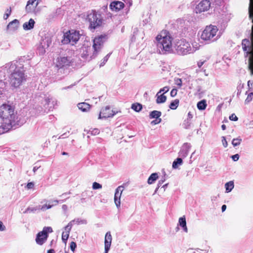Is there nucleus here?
Segmentation results:
<instances>
[{
  "instance_id": "obj_11",
  "label": "nucleus",
  "mask_w": 253,
  "mask_h": 253,
  "mask_svg": "<svg viewBox=\"0 0 253 253\" xmlns=\"http://www.w3.org/2000/svg\"><path fill=\"white\" fill-rule=\"evenodd\" d=\"M72 62V59L71 57L60 55L56 59V65L58 68H62L70 66Z\"/></svg>"
},
{
  "instance_id": "obj_2",
  "label": "nucleus",
  "mask_w": 253,
  "mask_h": 253,
  "mask_svg": "<svg viewBox=\"0 0 253 253\" xmlns=\"http://www.w3.org/2000/svg\"><path fill=\"white\" fill-rule=\"evenodd\" d=\"M0 118L2 122L0 126V134L10 130L15 125L17 118L14 106L4 103L0 106Z\"/></svg>"
},
{
  "instance_id": "obj_5",
  "label": "nucleus",
  "mask_w": 253,
  "mask_h": 253,
  "mask_svg": "<svg viewBox=\"0 0 253 253\" xmlns=\"http://www.w3.org/2000/svg\"><path fill=\"white\" fill-rule=\"evenodd\" d=\"M218 30L217 27L215 26L211 25L207 26L203 31L201 38L208 43L213 42L218 39V36H216Z\"/></svg>"
},
{
  "instance_id": "obj_52",
  "label": "nucleus",
  "mask_w": 253,
  "mask_h": 253,
  "mask_svg": "<svg viewBox=\"0 0 253 253\" xmlns=\"http://www.w3.org/2000/svg\"><path fill=\"white\" fill-rule=\"evenodd\" d=\"M53 205H43V206H42V207L41 208V210H42V211H44L45 210V208L46 207L47 209H50L52 207Z\"/></svg>"
},
{
  "instance_id": "obj_51",
  "label": "nucleus",
  "mask_w": 253,
  "mask_h": 253,
  "mask_svg": "<svg viewBox=\"0 0 253 253\" xmlns=\"http://www.w3.org/2000/svg\"><path fill=\"white\" fill-rule=\"evenodd\" d=\"M6 228L5 226L3 225L2 221H0V231H3L5 230Z\"/></svg>"
},
{
  "instance_id": "obj_49",
  "label": "nucleus",
  "mask_w": 253,
  "mask_h": 253,
  "mask_svg": "<svg viewBox=\"0 0 253 253\" xmlns=\"http://www.w3.org/2000/svg\"><path fill=\"white\" fill-rule=\"evenodd\" d=\"M231 158L234 161H237L239 159V154H236L235 155H232Z\"/></svg>"
},
{
  "instance_id": "obj_44",
  "label": "nucleus",
  "mask_w": 253,
  "mask_h": 253,
  "mask_svg": "<svg viewBox=\"0 0 253 253\" xmlns=\"http://www.w3.org/2000/svg\"><path fill=\"white\" fill-rule=\"evenodd\" d=\"M76 247H77V245H76V243L75 242H72L70 243V249H71L72 251L74 252Z\"/></svg>"
},
{
  "instance_id": "obj_13",
  "label": "nucleus",
  "mask_w": 253,
  "mask_h": 253,
  "mask_svg": "<svg viewBox=\"0 0 253 253\" xmlns=\"http://www.w3.org/2000/svg\"><path fill=\"white\" fill-rule=\"evenodd\" d=\"M211 4L210 0H202L195 7L196 13H200L208 11L211 7Z\"/></svg>"
},
{
  "instance_id": "obj_54",
  "label": "nucleus",
  "mask_w": 253,
  "mask_h": 253,
  "mask_svg": "<svg viewBox=\"0 0 253 253\" xmlns=\"http://www.w3.org/2000/svg\"><path fill=\"white\" fill-rule=\"evenodd\" d=\"M192 118H193V115L192 114V113L190 112H189L188 113L187 118L186 119H189L190 120L192 121Z\"/></svg>"
},
{
  "instance_id": "obj_7",
  "label": "nucleus",
  "mask_w": 253,
  "mask_h": 253,
  "mask_svg": "<svg viewBox=\"0 0 253 253\" xmlns=\"http://www.w3.org/2000/svg\"><path fill=\"white\" fill-rule=\"evenodd\" d=\"M87 19L89 22V27L91 29H95L101 26L102 24V17L101 15L95 10H92V11L87 15Z\"/></svg>"
},
{
  "instance_id": "obj_39",
  "label": "nucleus",
  "mask_w": 253,
  "mask_h": 253,
  "mask_svg": "<svg viewBox=\"0 0 253 253\" xmlns=\"http://www.w3.org/2000/svg\"><path fill=\"white\" fill-rule=\"evenodd\" d=\"M174 83L175 84H176L179 88L181 87L182 85V80L180 78H175Z\"/></svg>"
},
{
  "instance_id": "obj_42",
  "label": "nucleus",
  "mask_w": 253,
  "mask_h": 253,
  "mask_svg": "<svg viewBox=\"0 0 253 253\" xmlns=\"http://www.w3.org/2000/svg\"><path fill=\"white\" fill-rule=\"evenodd\" d=\"M169 86H165L163 88L160 89V90L158 92V94H159L163 92V94H164V93L168 92L169 91Z\"/></svg>"
},
{
  "instance_id": "obj_41",
  "label": "nucleus",
  "mask_w": 253,
  "mask_h": 253,
  "mask_svg": "<svg viewBox=\"0 0 253 253\" xmlns=\"http://www.w3.org/2000/svg\"><path fill=\"white\" fill-rule=\"evenodd\" d=\"M72 226H73V224H72V222H70L68 224V225L64 227L65 231L70 233Z\"/></svg>"
},
{
  "instance_id": "obj_64",
  "label": "nucleus",
  "mask_w": 253,
  "mask_h": 253,
  "mask_svg": "<svg viewBox=\"0 0 253 253\" xmlns=\"http://www.w3.org/2000/svg\"><path fill=\"white\" fill-rule=\"evenodd\" d=\"M221 128H222V130H225L226 128V126L225 125H222L221 126Z\"/></svg>"
},
{
  "instance_id": "obj_26",
  "label": "nucleus",
  "mask_w": 253,
  "mask_h": 253,
  "mask_svg": "<svg viewBox=\"0 0 253 253\" xmlns=\"http://www.w3.org/2000/svg\"><path fill=\"white\" fill-rule=\"evenodd\" d=\"M157 99L156 102L158 104L163 103L166 102L167 100V97L164 94L159 95L158 93L156 94Z\"/></svg>"
},
{
  "instance_id": "obj_29",
  "label": "nucleus",
  "mask_w": 253,
  "mask_h": 253,
  "mask_svg": "<svg viewBox=\"0 0 253 253\" xmlns=\"http://www.w3.org/2000/svg\"><path fill=\"white\" fill-rule=\"evenodd\" d=\"M182 159L181 158H177L172 163L173 169H176L178 168V165H181L182 164Z\"/></svg>"
},
{
  "instance_id": "obj_14",
  "label": "nucleus",
  "mask_w": 253,
  "mask_h": 253,
  "mask_svg": "<svg viewBox=\"0 0 253 253\" xmlns=\"http://www.w3.org/2000/svg\"><path fill=\"white\" fill-rule=\"evenodd\" d=\"M123 190L124 186L122 185L118 186L115 190L114 202L118 209L121 207V197L122 196Z\"/></svg>"
},
{
  "instance_id": "obj_50",
  "label": "nucleus",
  "mask_w": 253,
  "mask_h": 253,
  "mask_svg": "<svg viewBox=\"0 0 253 253\" xmlns=\"http://www.w3.org/2000/svg\"><path fill=\"white\" fill-rule=\"evenodd\" d=\"M34 186V182H31L28 183L27 184V188L28 189H32Z\"/></svg>"
},
{
  "instance_id": "obj_18",
  "label": "nucleus",
  "mask_w": 253,
  "mask_h": 253,
  "mask_svg": "<svg viewBox=\"0 0 253 253\" xmlns=\"http://www.w3.org/2000/svg\"><path fill=\"white\" fill-rule=\"evenodd\" d=\"M39 3V0H29L26 6L27 12H33Z\"/></svg>"
},
{
  "instance_id": "obj_9",
  "label": "nucleus",
  "mask_w": 253,
  "mask_h": 253,
  "mask_svg": "<svg viewBox=\"0 0 253 253\" xmlns=\"http://www.w3.org/2000/svg\"><path fill=\"white\" fill-rule=\"evenodd\" d=\"M52 231V229L51 227H44L42 230L39 232L37 235L36 243L40 245H42L47 240L48 233H51Z\"/></svg>"
},
{
  "instance_id": "obj_33",
  "label": "nucleus",
  "mask_w": 253,
  "mask_h": 253,
  "mask_svg": "<svg viewBox=\"0 0 253 253\" xmlns=\"http://www.w3.org/2000/svg\"><path fill=\"white\" fill-rule=\"evenodd\" d=\"M70 222H72V224H73V223H75L76 224H86L87 222H86V220H85V219H82L81 218H76L72 221H71Z\"/></svg>"
},
{
  "instance_id": "obj_8",
  "label": "nucleus",
  "mask_w": 253,
  "mask_h": 253,
  "mask_svg": "<svg viewBox=\"0 0 253 253\" xmlns=\"http://www.w3.org/2000/svg\"><path fill=\"white\" fill-rule=\"evenodd\" d=\"M81 57L84 59L89 61L95 58L97 53L94 52L90 43H86L83 44L81 48Z\"/></svg>"
},
{
  "instance_id": "obj_25",
  "label": "nucleus",
  "mask_w": 253,
  "mask_h": 253,
  "mask_svg": "<svg viewBox=\"0 0 253 253\" xmlns=\"http://www.w3.org/2000/svg\"><path fill=\"white\" fill-rule=\"evenodd\" d=\"M158 177L157 173H153L150 175L148 179V183L149 184H153L158 178Z\"/></svg>"
},
{
  "instance_id": "obj_34",
  "label": "nucleus",
  "mask_w": 253,
  "mask_h": 253,
  "mask_svg": "<svg viewBox=\"0 0 253 253\" xmlns=\"http://www.w3.org/2000/svg\"><path fill=\"white\" fill-rule=\"evenodd\" d=\"M242 140L240 137L234 138L232 141V144L234 147L238 146L240 145Z\"/></svg>"
},
{
  "instance_id": "obj_6",
  "label": "nucleus",
  "mask_w": 253,
  "mask_h": 253,
  "mask_svg": "<svg viewBox=\"0 0 253 253\" xmlns=\"http://www.w3.org/2000/svg\"><path fill=\"white\" fill-rule=\"evenodd\" d=\"M81 36L79 31L74 30H70L64 33L61 42L63 44L70 43L74 45L79 41Z\"/></svg>"
},
{
  "instance_id": "obj_20",
  "label": "nucleus",
  "mask_w": 253,
  "mask_h": 253,
  "mask_svg": "<svg viewBox=\"0 0 253 253\" xmlns=\"http://www.w3.org/2000/svg\"><path fill=\"white\" fill-rule=\"evenodd\" d=\"M35 21L31 18L28 22L24 23L23 25V28L25 30H30L34 28L35 25Z\"/></svg>"
},
{
  "instance_id": "obj_63",
  "label": "nucleus",
  "mask_w": 253,
  "mask_h": 253,
  "mask_svg": "<svg viewBox=\"0 0 253 253\" xmlns=\"http://www.w3.org/2000/svg\"><path fill=\"white\" fill-rule=\"evenodd\" d=\"M94 132V134H98L99 133V130L98 129H95L94 130H93Z\"/></svg>"
},
{
  "instance_id": "obj_59",
  "label": "nucleus",
  "mask_w": 253,
  "mask_h": 253,
  "mask_svg": "<svg viewBox=\"0 0 253 253\" xmlns=\"http://www.w3.org/2000/svg\"><path fill=\"white\" fill-rule=\"evenodd\" d=\"M72 86H73V85H69V86H68L65 87H63V88H62V90H64V89H69V88H71Z\"/></svg>"
},
{
  "instance_id": "obj_1",
  "label": "nucleus",
  "mask_w": 253,
  "mask_h": 253,
  "mask_svg": "<svg viewBox=\"0 0 253 253\" xmlns=\"http://www.w3.org/2000/svg\"><path fill=\"white\" fill-rule=\"evenodd\" d=\"M4 69L10 74L9 81L11 86L17 88L26 81L24 66L20 61L9 62L5 64Z\"/></svg>"
},
{
  "instance_id": "obj_53",
  "label": "nucleus",
  "mask_w": 253,
  "mask_h": 253,
  "mask_svg": "<svg viewBox=\"0 0 253 253\" xmlns=\"http://www.w3.org/2000/svg\"><path fill=\"white\" fill-rule=\"evenodd\" d=\"M165 179L163 180H161L159 181V183L158 184V187L156 189L155 192L156 193V191L158 190L160 186L161 185V184L165 181Z\"/></svg>"
},
{
  "instance_id": "obj_58",
  "label": "nucleus",
  "mask_w": 253,
  "mask_h": 253,
  "mask_svg": "<svg viewBox=\"0 0 253 253\" xmlns=\"http://www.w3.org/2000/svg\"><path fill=\"white\" fill-rule=\"evenodd\" d=\"M39 168H40V167H37V166L34 167L33 168V169L34 172H36V171L39 169Z\"/></svg>"
},
{
  "instance_id": "obj_47",
  "label": "nucleus",
  "mask_w": 253,
  "mask_h": 253,
  "mask_svg": "<svg viewBox=\"0 0 253 253\" xmlns=\"http://www.w3.org/2000/svg\"><path fill=\"white\" fill-rule=\"evenodd\" d=\"M222 142L223 146L226 148L228 146V143L227 141L226 140L225 137L222 136Z\"/></svg>"
},
{
  "instance_id": "obj_37",
  "label": "nucleus",
  "mask_w": 253,
  "mask_h": 253,
  "mask_svg": "<svg viewBox=\"0 0 253 253\" xmlns=\"http://www.w3.org/2000/svg\"><path fill=\"white\" fill-rule=\"evenodd\" d=\"M253 93L251 92L248 95V96L245 101V103L246 104L249 103L253 100Z\"/></svg>"
},
{
  "instance_id": "obj_30",
  "label": "nucleus",
  "mask_w": 253,
  "mask_h": 253,
  "mask_svg": "<svg viewBox=\"0 0 253 253\" xmlns=\"http://www.w3.org/2000/svg\"><path fill=\"white\" fill-rule=\"evenodd\" d=\"M131 108L134 111L139 112L142 110V106L140 103H135L132 104Z\"/></svg>"
},
{
  "instance_id": "obj_31",
  "label": "nucleus",
  "mask_w": 253,
  "mask_h": 253,
  "mask_svg": "<svg viewBox=\"0 0 253 253\" xmlns=\"http://www.w3.org/2000/svg\"><path fill=\"white\" fill-rule=\"evenodd\" d=\"M192 126V121L189 119H185L182 124V126L185 129H189Z\"/></svg>"
},
{
  "instance_id": "obj_16",
  "label": "nucleus",
  "mask_w": 253,
  "mask_h": 253,
  "mask_svg": "<svg viewBox=\"0 0 253 253\" xmlns=\"http://www.w3.org/2000/svg\"><path fill=\"white\" fill-rule=\"evenodd\" d=\"M124 3L120 1H112L110 4V8L112 11H118L124 8Z\"/></svg>"
},
{
  "instance_id": "obj_24",
  "label": "nucleus",
  "mask_w": 253,
  "mask_h": 253,
  "mask_svg": "<svg viewBox=\"0 0 253 253\" xmlns=\"http://www.w3.org/2000/svg\"><path fill=\"white\" fill-rule=\"evenodd\" d=\"M162 115V113L160 111L154 110L150 113V119H160V117Z\"/></svg>"
},
{
  "instance_id": "obj_40",
  "label": "nucleus",
  "mask_w": 253,
  "mask_h": 253,
  "mask_svg": "<svg viewBox=\"0 0 253 253\" xmlns=\"http://www.w3.org/2000/svg\"><path fill=\"white\" fill-rule=\"evenodd\" d=\"M102 188V185L99 184V183H97L96 182H94L92 184V188L94 190L96 189H99Z\"/></svg>"
},
{
  "instance_id": "obj_10",
  "label": "nucleus",
  "mask_w": 253,
  "mask_h": 253,
  "mask_svg": "<svg viewBox=\"0 0 253 253\" xmlns=\"http://www.w3.org/2000/svg\"><path fill=\"white\" fill-rule=\"evenodd\" d=\"M107 40V36L106 35H100L99 36L95 37L93 41V43L92 45V48L94 50V52L97 54L98 51L101 49L103 46L104 42Z\"/></svg>"
},
{
  "instance_id": "obj_45",
  "label": "nucleus",
  "mask_w": 253,
  "mask_h": 253,
  "mask_svg": "<svg viewBox=\"0 0 253 253\" xmlns=\"http://www.w3.org/2000/svg\"><path fill=\"white\" fill-rule=\"evenodd\" d=\"M161 121H162L161 119H156L155 120L152 121L151 122V124L152 125H155L160 123L161 122Z\"/></svg>"
},
{
  "instance_id": "obj_56",
  "label": "nucleus",
  "mask_w": 253,
  "mask_h": 253,
  "mask_svg": "<svg viewBox=\"0 0 253 253\" xmlns=\"http://www.w3.org/2000/svg\"><path fill=\"white\" fill-rule=\"evenodd\" d=\"M110 249V247H105V251H104V253H108L109 250Z\"/></svg>"
},
{
  "instance_id": "obj_36",
  "label": "nucleus",
  "mask_w": 253,
  "mask_h": 253,
  "mask_svg": "<svg viewBox=\"0 0 253 253\" xmlns=\"http://www.w3.org/2000/svg\"><path fill=\"white\" fill-rule=\"evenodd\" d=\"M69 232L63 231L62 234V239L63 242H65L68 239L69 236Z\"/></svg>"
},
{
  "instance_id": "obj_32",
  "label": "nucleus",
  "mask_w": 253,
  "mask_h": 253,
  "mask_svg": "<svg viewBox=\"0 0 253 253\" xmlns=\"http://www.w3.org/2000/svg\"><path fill=\"white\" fill-rule=\"evenodd\" d=\"M179 102L178 99H175L170 103L169 107L172 110H175L177 108Z\"/></svg>"
},
{
  "instance_id": "obj_3",
  "label": "nucleus",
  "mask_w": 253,
  "mask_h": 253,
  "mask_svg": "<svg viewBox=\"0 0 253 253\" xmlns=\"http://www.w3.org/2000/svg\"><path fill=\"white\" fill-rule=\"evenodd\" d=\"M156 39L157 41V51L160 54H167L173 52V38L169 32L162 31Z\"/></svg>"
},
{
  "instance_id": "obj_62",
  "label": "nucleus",
  "mask_w": 253,
  "mask_h": 253,
  "mask_svg": "<svg viewBox=\"0 0 253 253\" xmlns=\"http://www.w3.org/2000/svg\"><path fill=\"white\" fill-rule=\"evenodd\" d=\"M54 251L53 249H50L47 251V253H54Z\"/></svg>"
},
{
  "instance_id": "obj_38",
  "label": "nucleus",
  "mask_w": 253,
  "mask_h": 253,
  "mask_svg": "<svg viewBox=\"0 0 253 253\" xmlns=\"http://www.w3.org/2000/svg\"><path fill=\"white\" fill-rule=\"evenodd\" d=\"M110 53H109L106 56H105L104 57V58L103 59L102 61L100 63V67L103 66L105 65L106 62L108 60V59H109V58L110 57Z\"/></svg>"
},
{
  "instance_id": "obj_21",
  "label": "nucleus",
  "mask_w": 253,
  "mask_h": 253,
  "mask_svg": "<svg viewBox=\"0 0 253 253\" xmlns=\"http://www.w3.org/2000/svg\"><path fill=\"white\" fill-rule=\"evenodd\" d=\"M78 108L82 112H87L90 108V105L85 102L80 103L78 104Z\"/></svg>"
},
{
  "instance_id": "obj_4",
  "label": "nucleus",
  "mask_w": 253,
  "mask_h": 253,
  "mask_svg": "<svg viewBox=\"0 0 253 253\" xmlns=\"http://www.w3.org/2000/svg\"><path fill=\"white\" fill-rule=\"evenodd\" d=\"M173 48L178 55H184L193 53L197 50V48H192L190 43L185 40L182 39L176 41L173 45Z\"/></svg>"
},
{
  "instance_id": "obj_48",
  "label": "nucleus",
  "mask_w": 253,
  "mask_h": 253,
  "mask_svg": "<svg viewBox=\"0 0 253 253\" xmlns=\"http://www.w3.org/2000/svg\"><path fill=\"white\" fill-rule=\"evenodd\" d=\"M177 94V89H172L170 91V96L171 97H174Z\"/></svg>"
},
{
  "instance_id": "obj_61",
  "label": "nucleus",
  "mask_w": 253,
  "mask_h": 253,
  "mask_svg": "<svg viewBox=\"0 0 253 253\" xmlns=\"http://www.w3.org/2000/svg\"><path fill=\"white\" fill-rule=\"evenodd\" d=\"M204 64V62H199L198 63V66L199 67H201Z\"/></svg>"
},
{
  "instance_id": "obj_60",
  "label": "nucleus",
  "mask_w": 253,
  "mask_h": 253,
  "mask_svg": "<svg viewBox=\"0 0 253 253\" xmlns=\"http://www.w3.org/2000/svg\"><path fill=\"white\" fill-rule=\"evenodd\" d=\"M66 137H67L66 136V133H63L62 135H61L59 137V139L60 138H65Z\"/></svg>"
},
{
  "instance_id": "obj_23",
  "label": "nucleus",
  "mask_w": 253,
  "mask_h": 253,
  "mask_svg": "<svg viewBox=\"0 0 253 253\" xmlns=\"http://www.w3.org/2000/svg\"><path fill=\"white\" fill-rule=\"evenodd\" d=\"M112 240V238L110 232H107L105 237V246L110 247L111 245Z\"/></svg>"
},
{
  "instance_id": "obj_46",
  "label": "nucleus",
  "mask_w": 253,
  "mask_h": 253,
  "mask_svg": "<svg viewBox=\"0 0 253 253\" xmlns=\"http://www.w3.org/2000/svg\"><path fill=\"white\" fill-rule=\"evenodd\" d=\"M229 119L231 121H237L238 119V117L235 115V114H232L229 117Z\"/></svg>"
},
{
  "instance_id": "obj_12",
  "label": "nucleus",
  "mask_w": 253,
  "mask_h": 253,
  "mask_svg": "<svg viewBox=\"0 0 253 253\" xmlns=\"http://www.w3.org/2000/svg\"><path fill=\"white\" fill-rule=\"evenodd\" d=\"M117 112H114L113 110H111L110 107L107 106L105 107L102 108L100 111L98 119H107L108 118L113 117Z\"/></svg>"
},
{
  "instance_id": "obj_15",
  "label": "nucleus",
  "mask_w": 253,
  "mask_h": 253,
  "mask_svg": "<svg viewBox=\"0 0 253 253\" xmlns=\"http://www.w3.org/2000/svg\"><path fill=\"white\" fill-rule=\"evenodd\" d=\"M45 107L48 111H51L53 109L55 106L57 105V101L55 99L52 97H48L44 99Z\"/></svg>"
},
{
  "instance_id": "obj_43",
  "label": "nucleus",
  "mask_w": 253,
  "mask_h": 253,
  "mask_svg": "<svg viewBox=\"0 0 253 253\" xmlns=\"http://www.w3.org/2000/svg\"><path fill=\"white\" fill-rule=\"evenodd\" d=\"M11 12V10L10 8L9 9H7L5 13L3 15V19L5 20L7 19L10 15Z\"/></svg>"
},
{
  "instance_id": "obj_19",
  "label": "nucleus",
  "mask_w": 253,
  "mask_h": 253,
  "mask_svg": "<svg viewBox=\"0 0 253 253\" xmlns=\"http://www.w3.org/2000/svg\"><path fill=\"white\" fill-rule=\"evenodd\" d=\"M19 23V21L18 20L14 19L8 24L7 26V29L11 31H15L18 29Z\"/></svg>"
},
{
  "instance_id": "obj_35",
  "label": "nucleus",
  "mask_w": 253,
  "mask_h": 253,
  "mask_svg": "<svg viewBox=\"0 0 253 253\" xmlns=\"http://www.w3.org/2000/svg\"><path fill=\"white\" fill-rule=\"evenodd\" d=\"M40 209V207H28L24 211V213H30V212H35L37 210Z\"/></svg>"
},
{
  "instance_id": "obj_57",
  "label": "nucleus",
  "mask_w": 253,
  "mask_h": 253,
  "mask_svg": "<svg viewBox=\"0 0 253 253\" xmlns=\"http://www.w3.org/2000/svg\"><path fill=\"white\" fill-rule=\"evenodd\" d=\"M226 209V206L225 205H223L221 207V210H222V211L223 212Z\"/></svg>"
},
{
  "instance_id": "obj_17",
  "label": "nucleus",
  "mask_w": 253,
  "mask_h": 253,
  "mask_svg": "<svg viewBox=\"0 0 253 253\" xmlns=\"http://www.w3.org/2000/svg\"><path fill=\"white\" fill-rule=\"evenodd\" d=\"M191 148V145L189 143H185L181 147L178 153L179 156L182 158H185L188 154L189 149Z\"/></svg>"
},
{
  "instance_id": "obj_22",
  "label": "nucleus",
  "mask_w": 253,
  "mask_h": 253,
  "mask_svg": "<svg viewBox=\"0 0 253 253\" xmlns=\"http://www.w3.org/2000/svg\"><path fill=\"white\" fill-rule=\"evenodd\" d=\"M178 224L183 228V230L184 232L186 233L188 232V228L186 226V219L184 216L179 218Z\"/></svg>"
},
{
  "instance_id": "obj_28",
  "label": "nucleus",
  "mask_w": 253,
  "mask_h": 253,
  "mask_svg": "<svg viewBox=\"0 0 253 253\" xmlns=\"http://www.w3.org/2000/svg\"><path fill=\"white\" fill-rule=\"evenodd\" d=\"M197 108L200 110H204L206 109L207 104L205 100H202L197 103Z\"/></svg>"
},
{
  "instance_id": "obj_27",
  "label": "nucleus",
  "mask_w": 253,
  "mask_h": 253,
  "mask_svg": "<svg viewBox=\"0 0 253 253\" xmlns=\"http://www.w3.org/2000/svg\"><path fill=\"white\" fill-rule=\"evenodd\" d=\"M234 184L233 181H230L225 184V187L226 189V192L228 193L232 191L234 188Z\"/></svg>"
},
{
  "instance_id": "obj_55",
  "label": "nucleus",
  "mask_w": 253,
  "mask_h": 253,
  "mask_svg": "<svg viewBox=\"0 0 253 253\" xmlns=\"http://www.w3.org/2000/svg\"><path fill=\"white\" fill-rule=\"evenodd\" d=\"M62 209L63 211H66L68 209L67 206L66 205H63L62 206Z\"/></svg>"
}]
</instances>
